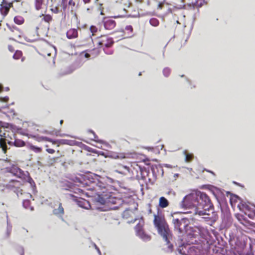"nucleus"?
Listing matches in <instances>:
<instances>
[{
	"label": "nucleus",
	"instance_id": "1",
	"mask_svg": "<svg viewBox=\"0 0 255 255\" xmlns=\"http://www.w3.org/2000/svg\"><path fill=\"white\" fill-rule=\"evenodd\" d=\"M154 225L157 228L158 233L162 237L163 239L169 244L168 237L169 235V230L163 217L159 215H154Z\"/></svg>",
	"mask_w": 255,
	"mask_h": 255
},
{
	"label": "nucleus",
	"instance_id": "2",
	"mask_svg": "<svg viewBox=\"0 0 255 255\" xmlns=\"http://www.w3.org/2000/svg\"><path fill=\"white\" fill-rule=\"evenodd\" d=\"M199 199H207V197L205 194L199 191H195L186 195L183 198L182 203L185 206L197 207L201 204Z\"/></svg>",
	"mask_w": 255,
	"mask_h": 255
},
{
	"label": "nucleus",
	"instance_id": "3",
	"mask_svg": "<svg viewBox=\"0 0 255 255\" xmlns=\"http://www.w3.org/2000/svg\"><path fill=\"white\" fill-rule=\"evenodd\" d=\"M240 255H254L253 246L245 235L240 236Z\"/></svg>",
	"mask_w": 255,
	"mask_h": 255
},
{
	"label": "nucleus",
	"instance_id": "4",
	"mask_svg": "<svg viewBox=\"0 0 255 255\" xmlns=\"http://www.w3.org/2000/svg\"><path fill=\"white\" fill-rule=\"evenodd\" d=\"M240 212H243L245 214L248 215V217L253 219L254 216H255L254 214L249 213L248 214V212H250L251 208L249 205V202H246L243 201V200L240 197Z\"/></svg>",
	"mask_w": 255,
	"mask_h": 255
},
{
	"label": "nucleus",
	"instance_id": "5",
	"mask_svg": "<svg viewBox=\"0 0 255 255\" xmlns=\"http://www.w3.org/2000/svg\"><path fill=\"white\" fill-rule=\"evenodd\" d=\"M11 5V3H8L4 0H3L2 2L0 4L1 7L0 8V11L3 16H5L7 14Z\"/></svg>",
	"mask_w": 255,
	"mask_h": 255
},
{
	"label": "nucleus",
	"instance_id": "6",
	"mask_svg": "<svg viewBox=\"0 0 255 255\" xmlns=\"http://www.w3.org/2000/svg\"><path fill=\"white\" fill-rule=\"evenodd\" d=\"M103 22L104 27L107 30H112L116 26L115 21L111 19H106L105 18Z\"/></svg>",
	"mask_w": 255,
	"mask_h": 255
},
{
	"label": "nucleus",
	"instance_id": "7",
	"mask_svg": "<svg viewBox=\"0 0 255 255\" xmlns=\"http://www.w3.org/2000/svg\"><path fill=\"white\" fill-rule=\"evenodd\" d=\"M67 37L68 39H73L77 37L78 31L76 29L72 28L67 31L66 33Z\"/></svg>",
	"mask_w": 255,
	"mask_h": 255
},
{
	"label": "nucleus",
	"instance_id": "8",
	"mask_svg": "<svg viewBox=\"0 0 255 255\" xmlns=\"http://www.w3.org/2000/svg\"><path fill=\"white\" fill-rule=\"evenodd\" d=\"M168 206L167 200L164 197H161L159 200V206L162 208H164Z\"/></svg>",
	"mask_w": 255,
	"mask_h": 255
},
{
	"label": "nucleus",
	"instance_id": "9",
	"mask_svg": "<svg viewBox=\"0 0 255 255\" xmlns=\"http://www.w3.org/2000/svg\"><path fill=\"white\" fill-rule=\"evenodd\" d=\"M53 214L56 216H62L64 214V209L60 203L59 204L58 208L53 210Z\"/></svg>",
	"mask_w": 255,
	"mask_h": 255
},
{
	"label": "nucleus",
	"instance_id": "10",
	"mask_svg": "<svg viewBox=\"0 0 255 255\" xmlns=\"http://www.w3.org/2000/svg\"><path fill=\"white\" fill-rule=\"evenodd\" d=\"M14 21L15 23L20 25L23 23L24 19L20 16H16L14 18Z\"/></svg>",
	"mask_w": 255,
	"mask_h": 255
},
{
	"label": "nucleus",
	"instance_id": "11",
	"mask_svg": "<svg viewBox=\"0 0 255 255\" xmlns=\"http://www.w3.org/2000/svg\"><path fill=\"white\" fill-rule=\"evenodd\" d=\"M243 219L244 220L243 222L242 221V219L240 218V224H242L243 225H244L245 226H252L253 225V223L252 222L246 219L245 218H244L243 217Z\"/></svg>",
	"mask_w": 255,
	"mask_h": 255
},
{
	"label": "nucleus",
	"instance_id": "12",
	"mask_svg": "<svg viewBox=\"0 0 255 255\" xmlns=\"http://www.w3.org/2000/svg\"><path fill=\"white\" fill-rule=\"evenodd\" d=\"M40 16H43L42 20L46 22H50L52 20V16L49 14H42Z\"/></svg>",
	"mask_w": 255,
	"mask_h": 255
},
{
	"label": "nucleus",
	"instance_id": "13",
	"mask_svg": "<svg viewBox=\"0 0 255 255\" xmlns=\"http://www.w3.org/2000/svg\"><path fill=\"white\" fill-rule=\"evenodd\" d=\"M43 3V0H35V5L37 10H39L41 8V6Z\"/></svg>",
	"mask_w": 255,
	"mask_h": 255
},
{
	"label": "nucleus",
	"instance_id": "14",
	"mask_svg": "<svg viewBox=\"0 0 255 255\" xmlns=\"http://www.w3.org/2000/svg\"><path fill=\"white\" fill-rule=\"evenodd\" d=\"M149 23L153 26H157L159 24V21L155 18H152L150 19Z\"/></svg>",
	"mask_w": 255,
	"mask_h": 255
},
{
	"label": "nucleus",
	"instance_id": "15",
	"mask_svg": "<svg viewBox=\"0 0 255 255\" xmlns=\"http://www.w3.org/2000/svg\"><path fill=\"white\" fill-rule=\"evenodd\" d=\"M114 44V41L112 38H108L106 40V42L104 44L105 47L107 48L111 47Z\"/></svg>",
	"mask_w": 255,
	"mask_h": 255
},
{
	"label": "nucleus",
	"instance_id": "16",
	"mask_svg": "<svg viewBox=\"0 0 255 255\" xmlns=\"http://www.w3.org/2000/svg\"><path fill=\"white\" fill-rule=\"evenodd\" d=\"M0 147L2 148L3 152L5 153L6 150V145L5 143L3 141L2 138H0Z\"/></svg>",
	"mask_w": 255,
	"mask_h": 255
},
{
	"label": "nucleus",
	"instance_id": "17",
	"mask_svg": "<svg viewBox=\"0 0 255 255\" xmlns=\"http://www.w3.org/2000/svg\"><path fill=\"white\" fill-rule=\"evenodd\" d=\"M170 72L171 70L168 67L164 68L162 71L163 75L166 77H168L169 76Z\"/></svg>",
	"mask_w": 255,
	"mask_h": 255
},
{
	"label": "nucleus",
	"instance_id": "18",
	"mask_svg": "<svg viewBox=\"0 0 255 255\" xmlns=\"http://www.w3.org/2000/svg\"><path fill=\"white\" fill-rule=\"evenodd\" d=\"M22 56V52L20 51H16L13 55V58L14 59H18Z\"/></svg>",
	"mask_w": 255,
	"mask_h": 255
},
{
	"label": "nucleus",
	"instance_id": "19",
	"mask_svg": "<svg viewBox=\"0 0 255 255\" xmlns=\"http://www.w3.org/2000/svg\"><path fill=\"white\" fill-rule=\"evenodd\" d=\"M183 153L185 154V161L189 162L192 158V155L191 154H186L185 151Z\"/></svg>",
	"mask_w": 255,
	"mask_h": 255
},
{
	"label": "nucleus",
	"instance_id": "20",
	"mask_svg": "<svg viewBox=\"0 0 255 255\" xmlns=\"http://www.w3.org/2000/svg\"><path fill=\"white\" fill-rule=\"evenodd\" d=\"M90 31L91 32L93 33V34L96 32L97 31V28L95 26H94V25H92L91 27H90Z\"/></svg>",
	"mask_w": 255,
	"mask_h": 255
},
{
	"label": "nucleus",
	"instance_id": "21",
	"mask_svg": "<svg viewBox=\"0 0 255 255\" xmlns=\"http://www.w3.org/2000/svg\"><path fill=\"white\" fill-rule=\"evenodd\" d=\"M24 39L26 41L29 42H32L36 40V38L35 37H33V38H29L27 37H24Z\"/></svg>",
	"mask_w": 255,
	"mask_h": 255
},
{
	"label": "nucleus",
	"instance_id": "22",
	"mask_svg": "<svg viewBox=\"0 0 255 255\" xmlns=\"http://www.w3.org/2000/svg\"><path fill=\"white\" fill-rule=\"evenodd\" d=\"M8 100V97L7 96L4 97H0V102H7Z\"/></svg>",
	"mask_w": 255,
	"mask_h": 255
},
{
	"label": "nucleus",
	"instance_id": "23",
	"mask_svg": "<svg viewBox=\"0 0 255 255\" xmlns=\"http://www.w3.org/2000/svg\"><path fill=\"white\" fill-rule=\"evenodd\" d=\"M51 10L55 13H58L59 12V9L57 7L51 8Z\"/></svg>",
	"mask_w": 255,
	"mask_h": 255
},
{
	"label": "nucleus",
	"instance_id": "24",
	"mask_svg": "<svg viewBox=\"0 0 255 255\" xmlns=\"http://www.w3.org/2000/svg\"><path fill=\"white\" fill-rule=\"evenodd\" d=\"M125 29L127 30H129L131 32H132V30H133L132 27L131 25H127V26H126V27H125Z\"/></svg>",
	"mask_w": 255,
	"mask_h": 255
},
{
	"label": "nucleus",
	"instance_id": "25",
	"mask_svg": "<svg viewBox=\"0 0 255 255\" xmlns=\"http://www.w3.org/2000/svg\"><path fill=\"white\" fill-rule=\"evenodd\" d=\"M98 201L102 204H104L105 202V200L102 198L100 197L99 198Z\"/></svg>",
	"mask_w": 255,
	"mask_h": 255
},
{
	"label": "nucleus",
	"instance_id": "26",
	"mask_svg": "<svg viewBox=\"0 0 255 255\" xmlns=\"http://www.w3.org/2000/svg\"><path fill=\"white\" fill-rule=\"evenodd\" d=\"M46 151H47L49 153H51V154L55 152V151H54V149H50V148H49V149H46Z\"/></svg>",
	"mask_w": 255,
	"mask_h": 255
},
{
	"label": "nucleus",
	"instance_id": "27",
	"mask_svg": "<svg viewBox=\"0 0 255 255\" xmlns=\"http://www.w3.org/2000/svg\"><path fill=\"white\" fill-rule=\"evenodd\" d=\"M162 5H163L162 3H161V2L159 3L158 5H157V8L158 9H162Z\"/></svg>",
	"mask_w": 255,
	"mask_h": 255
},
{
	"label": "nucleus",
	"instance_id": "28",
	"mask_svg": "<svg viewBox=\"0 0 255 255\" xmlns=\"http://www.w3.org/2000/svg\"><path fill=\"white\" fill-rule=\"evenodd\" d=\"M0 128H8L7 127L4 125V123L0 121Z\"/></svg>",
	"mask_w": 255,
	"mask_h": 255
},
{
	"label": "nucleus",
	"instance_id": "29",
	"mask_svg": "<svg viewBox=\"0 0 255 255\" xmlns=\"http://www.w3.org/2000/svg\"><path fill=\"white\" fill-rule=\"evenodd\" d=\"M83 0L85 3H89L90 1V0Z\"/></svg>",
	"mask_w": 255,
	"mask_h": 255
},
{
	"label": "nucleus",
	"instance_id": "30",
	"mask_svg": "<svg viewBox=\"0 0 255 255\" xmlns=\"http://www.w3.org/2000/svg\"><path fill=\"white\" fill-rule=\"evenodd\" d=\"M104 40H103L102 41L99 42V44L100 45H101V44H104V43H104Z\"/></svg>",
	"mask_w": 255,
	"mask_h": 255
},
{
	"label": "nucleus",
	"instance_id": "31",
	"mask_svg": "<svg viewBox=\"0 0 255 255\" xmlns=\"http://www.w3.org/2000/svg\"><path fill=\"white\" fill-rule=\"evenodd\" d=\"M2 88H3L1 84H0V92L1 91H2Z\"/></svg>",
	"mask_w": 255,
	"mask_h": 255
},
{
	"label": "nucleus",
	"instance_id": "32",
	"mask_svg": "<svg viewBox=\"0 0 255 255\" xmlns=\"http://www.w3.org/2000/svg\"><path fill=\"white\" fill-rule=\"evenodd\" d=\"M194 5H198L199 6H202V3H200V4H198V3L197 2V3H195Z\"/></svg>",
	"mask_w": 255,
	"mask_h": 255
},
{
	"label": "nucleus",
	"instance_id": "33",
	"mask_svg": "<svg viewBox=\"0 0 255 255\" xmlns=\"http://www.w3.org/2000/svg\"><path fill=\"white\" fill-rule=\"evenodd\" d=\"M147 5H150V0H147Z\"/></svg>",
	"mask_w": 255,
	"mask_h": 255
},
{
	"label": "nucleus",
	"instance_id": "34",
	"mask_svg": "<svg viewBox=\"0 0 255 255\" xmlns=\"http://www.w3.org/2000/svg\"><path fill=\"white\" fill-rule=\"evenodd\" d=\"M172 247V245H169V246H168V248H169L170 250H171Z\"/></svg>",
	"mask_w": 255,
	"mask_h": 255
},
{
	"label": "nucleus",
	"instance_id": "35",
	"mask_svg": "<svg viewBox=\"0 0 255 255\" xmlns=\"http://www.w3.org/2000/svg\"><path fill=\"white\" fill-rule=\"evenodd\" d=\"M85 56L86 57H90V55H89L88 54H85Z\"/></svg>",
	"mask_w": 255,
	"mask_h": 255
},
{
	"label": "nucleus",
	"instance_id": "36",
	"mask_svg": "<svg viewBox=\"0 0 255 255\" xmlns=\"http://www.w3.org/2000/svg\"><path fill=\"white\" fill-rule=\"evenodd\" d=\"M63 123V120H61L60 121V124L61 125L62 124V123Z\"/></svg>",
	"mask_w": 255,
	"mask_h": 255
},
{
	"label": "nucleus",
	"instance_id": "37",
	"mask_svg": "<svg viewBox=\"0 0 255 255\" xmlns=\"http://www.w3.org/2000/svg\"><path fill=\"white\" fill-rule=\"evenodd\" d=\"M186 80L188 82H189V83H190V81L189 80H188L187 78H186Z\"/></svg>",
	"mask_w": 255,
	"mask_h": 255
},
{
	"label": "nucleus",
	"instance_id": "38",
	"mask_svg": "<svg viewBox=\"0 0 255 255\" xmlns=\"http://www.w3.org/2000/svg\"><path fill=\"white\" fill-rule=\"evenodd\" d=\"M240 187H242V188L244 187V186L243 185H242L241 184H240Z\"/></svg>",
	"mask_w": 255,
	"mask_h": 255
},
{
	"label": "nucleus",
	"instance_id": "39",
	"mask_svg": "<svg viewBox=\"0 0 255 255\" xmlns=\"http://www.w3.org/2000/svg\"><path fill=\"white\" fill-rule=\"evenodd\" d=\"M137 1H139L140 2H142V0H136Z\"/></svg>",
	"mask_w": 255,
	"mask_h": 255
},
{
	"label": "nucleus",
	"instance_id": "40",
	"mask_svg": "<svg viewBox=\"0 0 255 255\" xmlns=\"http://www.w3.org/2000/svg\"><path fill=\"white\" fill-rule=\"evenodd\" d=\"M174 177H177L178 176V174H175L174 175Z\"/></svg>",
	"mask_w": 255,
	"mask_h": 255
},
{
	"label": "nucleus",
	"instance_id": "41",
	"mask_svg": "<svg viewBox=\"0 0 255 255\" xmlns=\"http://www.w3.org/2000/svg\"><path fill=\"white\" fill-rule=\"evenodd\" d=\"M62 0V2L64 3V2H66V1L67 0Z\"/></svg>",
	"mask_w": 255,
	"mask_h": 255
},
{
	"label": "nucleus",
	"instance_id": "42",
	"mask_svg": "<svg viewBox=\"0 0 255 255\" xmlns=\"http://www.w3.org/2000/svg\"><path fill=\"white\" fill-rule=\"evenodd\" d=\"M51 55V53H47V56H50Z\"/></svg>",
	"mask_w": 255,
	"mask_h": 255
},
{
	"label": "nucleus",
	"instance_id": "43",
	"mask_svg": "<svg viewBox=\"0 0 255 255\" xmlns=\"http://www.w3.org/2000/svg\"><path fill=\"white\" fill-rule=\"evenodd\" d=\"M29 181L30 183V184H31V181H32V179H30Z\"/></svg>",
	"mask_w": 255,
	"mask_h": 255
},
{
	"label": "nucleus",
	"instance_id": "44",
	"mask_svg": "<svg viewBox=\"0 0 255 255\" xmlns=\"http://www.w3.org/2000/svg\"><path fill=\"white\" fill-rule=\"evenodd\" d=\"M71 0H70L69 1V4H71Z\"/></svg>",
	"mask_w": 255,
	"mask_h": 255
},
{
	"label": "nucleus",
	"instance_id": "45",
	"mask_svg": "<svg viewBox=\"0 0 255 255\" xmlns=\"http://www.w3.org/2000/svg\"><path fill=\"white\" fill-rule=\"evenodd\" d=\"M141 75V72H139V74H138V75L139 76H140Z\"/></svg>",
	"mask_w": 255,
	"mask_h": 255
},
{
	"label": "nucleus",
	"instance_id": "46",
	"mask_svg": "<svg viewBox=\"0 0 255 255\" xmlns=\"http://www.w3.org/2000/svg\"><path fill=\"white\" fill-rule=\"evenodd\" d=\"M87 11H89V10H90V8H87Z\"/></svg>",
	"mask_w": 255,
	"mask_h": 255
},
{
	"label": "nucleus",
	"instance_id": "47",
	"mask_svg": "<svg viewBox=\"0 0 255 255\" xmlns=\"http://www.w3.org/2000/svg\"><path fill=\"white\" fill-rule=\"evenodd\" d=\"M100 14H101V15H103V12L102 11H101V13H100Z\"/></svg>",
	"mask_w": 255,
	"mask_h": 255
},
{
	"label": "nucleus",
	"instance_id": "48",
	"mask_svg": "<svg viewBox=\"0 0 255 255\" xmlns=\"http://www.w3.org/2000/svg\"><path fill=\"white\" fill-rule=\"evenodd\" d=\"M180 76H181V77H184V75H182Z\"/></svg>",
	"mask_w": 255,
	"mask_h": 255
},
{
	"label": "nucleus",
	"instance_id": "49",
	"mask_svg": "<svg viewBox=\"0 0 255 255\" xmlns=\"http://www.w3.org/2000/svg\"><path fill=\"white\" fill-rule=\"evenodd\" d=\"M16 1H20V0H15Z\"/></svg>",
	"mask_w": 255,
	"mask_h": 255
},
{
	"label": "nucleus",
	"instance_id": "50",
	"mask_svg": "<svg viewBox=\"0 0 255 255\" xmlns=\"http://www.w3.org/2000/svg\"><path fill=\"white\" fill-rule=\"evenodd\" d=\"M21 61H23V58H22Z\"/></svg>",
	"mask_w": 255,
	"mask_h": 255
},
{
	"label": "nucleus",
	"instance_id": "51",
	"mask_svg": "<svg viewBox=\"0 0 255 255\" xmlns=\"http://www.w3.org/2000/svg\"><path fill=\"white\" fill-rule=\"evenodd\" d=\"M98 0H96V2H97Z\"/></svg>",
	"mask_w": 255,
	"mask_h": 255
}]
</instances>
